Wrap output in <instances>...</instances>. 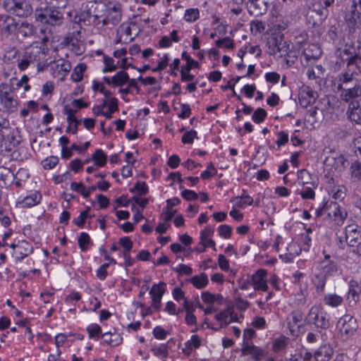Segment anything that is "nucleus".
<instances>
[{"instance_id": "42", "label": "nucleus", "mask_w": 361, "mask_h": 361, "mask_svg": "<svg viewBox=\"0 0 361 361\" xmlns=\"http://www.w3.org/2000/svg\"><path fill=\"white\" fill-rule=\"evenodd\" d=\"M78 246L81 252H87L89 249L88 246L92 244V240L90 235L86 232H82L78 238Z\"/></svg>"}, {"instance_id": "16", "label": "nucleus", "mask_w": 361, "mask_h": 361, "mask_svg": "<svg viewBox=\"0 0 361 361\" xmlns=\"http://www.w3.org/2000/svg\"><path fill=\"white\" fill-rule=\"evenodd\" d=\"M357 75H358V73L355 71L353 66L345 65L344 69L339 73L336 78V80L338 82V91L347 87L350 83L353 82L354 80L355 81L356 79L355 77Z\"/></svg>"}, {"instance_id": "54", "label": "nucleus", "mask_w": 361, "mask_h": 361, "mask_svg": "<svg viewBox=\"0 0 361 361\" xmlns=\"http://www.w3.org/2000/svg\"><path fill=\"white\" fill-rule=\"evenodd\" d=\"M184 345L185 347H188V348L196 350L200 348L202 345V342L198 335L193 334L191 336L190 339L187 341Z\"/></svg>"}, {"instance_id": "30", "label": "nucleus", "mask_w": 361, "mask_h": 361, "mask_svg": "<svg viewBox=\"0 0 361 361\" xmlns=\"http://www.w3.org/2000/svg\"><path fill=\"white\" fill-rule=\"evenodd\" d=\"M328 279V277H326L319 271L314 274L312 279V283L315 288L316 293L318 295H322L324 293L325 286Z\"/></svg>"}, {"instance_id": "57", "label": "nucleus", "mask_w": 361, "mask_h": 361, "mask_svg": "<svg viewBox=\"0 0 361 361\" xmlns=\"http://www.w3.org/2000/svg\"><path fill=\"white\" fill-rule=\"evenodd\" d=\"M218 232L219 235L224 238V239H229L231 237L232 235V227L227 224H222L220 225L218 227Z\"/></svg>"}, {"instance_id": "33", "label": "nucleus", "mask_w": 361, "mask_h": 361, "mask_svg": "<svg viewBox=\"0 0 361 361\" xmlns=\"http://www.w3.org/2000/svg\"><path fill=\"white\" fill-rule=\"evenodd\" d=\"M323 302L331 307H337L343 302V298L336 293H327L324 295Z\"/></svg>"}, {"instance_id": "64", "label": "nucleus", "mask_w": 361, "mask_h": 361, "mask_svg": "<svg viewBox=\"0 0 361 361\" xmlns=\"http://www.w3.org/2000/svg\"><path fill=\"white\" fill-rule=\"evenodd\" d=\"M152 334L156 339L164 340L168 335V332L162 326H157L153 329Z\"/></svg>"}, {"instance_id": "5", "label": "nucleus", "mask_w": 361, "mask_h": 361, "mask_svg": "<svg viewBox=\"0 0 361 361\" xmlns=\"http://www.w3.org/2000/svg\"><path fill=\"white\" fill-rule=\"evenodd\" d=\"M106 8V3L102 1H88L82 4L79 15L75 18V22L85 21L90 17L99 19L103 16Z\"/></svg>"}, {"instance_id": "15", "label": "nucleus", "mask_w": 361, "mask_h": 361, "mask_svg": "<svg viewBox=\"0 0 361 361\" xmlns=\"http://www.w3.org/2000/svg\"><path fill=\"white\" fill-rule=\"evenodd\" d=\"M340 99L345 103L352 104V102H359L361 99V82L357 80L353 83V87H347L339 90Z\"/></svg>"}, {"instance_id": "59", "label": "nucleus", "mask_w": 361, "mask_h": 361, "mask_svg": "<svg viewBox=\"0 0 361 361\" xmlns=\"http://www.w3.org/2000/svg\"><path fill=\"white\" fill-rule=\"evenodd\" d=\"M93 216H87L86 212H80L79 216L73 219V223L80 228H83L88 218H92Z\"/></svg>"}, {"instance_id": "31", "label": "nucleus", "mask_w": 361, "mask_h": 361, "mask_svg": "<svg viewBox=\"0 0 361 361\" xmlns=\"http://www.w3.org/2000/svg\"><path fill=\"white\" fill-rule=\"evenodd\" d=\"M192 286L197 289L205 288L209 283L208 276L205 272H202L199 275H195L190 279H186Z\"/></svg>"}, {"instance_id": "11", "label": "nucleus", "mask_w": 361, "mask_h": 361, "mask_svg": "<svg viewBox=\"0 0 361 361\" xmlns=\"http://www.w3.org/2000/svg\"><path fill=\"white\" fill-rule=\"evenodd\" d=\"M346 244L355 248L353 251L361 256V226L357 224H349L344 229Z\"/></svg>"}, {"instance_id": "17", "label": "nucleus", "mask_w": 361, "mask_h": 361, "mask_svg": "<svg viewBox=\"0 0 361 361\" xmlns=\"http://www.w3.org/2000/svg\"><path fill=\"white\" fill-rule=\"evenodd\" d=\"M240 351L242 356L250 355L255 361H262L267 355L264 349L248 341L243 342Z\"/></svg>"}, {"instance_id": "29", "label": "nucleus", "mask_w": 361, "mask_h": 361, "mask_svg": "<svg viewBox=\"0 0 361 361\" xmlns=\"http://www.w3.org/2000/svg\"><path fill=\"white\" fill-rule=\"evenodd\" d=\"M86 331L88 334L90 339L98 341L99 338H105L110 334V331L102 334V327L96 323H92L86 327Z\"/></svg>"}, {"instance_id": "56", "label": "nucleus", "mask_w": 361, "mask_h": 361, "mask_svg": "<svg viewBox=\"0 0 361 361\" xmlns=\"http://www.w3.org/2000/svg\"><path fill=\"white\" fill-rule=\"evenodd\" d=\"M303 200H314L315 198V192L311 187H304L302 190H298L296 191Z\"/></svg>"}, {"instance_id": "34", "label": "nucleus", "mask_w": 361, "mask_h": 361, "mask_svg": "<svg viewBox=\"0 0 361 361\" xmlns=\"http://www.w3.org/2000/svg\"><path fill=\"white\" fill-rule=\"evenodd\" d=\"M166 290V283L160 281L159 283H154L149 290L151 298H162Z\"/></svg>"}, {"instance_id": "41", "label": "nucleus", "mask_w": 361, "mask_h": 361, "mask_svg": "<svg viewBox=\"0 0 361 361\" xmlns=\"http://www.w3.org/2000/svg\"><path fill=\"white\" fill-rule=\"evenodd\" d=\"M17 30L23 37L32 36L35 33L34 25L27 21L22 22Z\"/></svg>"}, {"instance_id": "6", "label": "nucleus", "mask_w": 361, "mask_h": 361, "mask_svg": "<svg viewBox=\"0 0 361 361\" xmlns=\"http://www.w3.org/2000/svg\"><path fill=\"white\" fill-rule=\"evenodd\" d=\"M3 8L7 13L19 18H27L33 13L28 0H4Z\"/></svg>"}, {"instance_id": "36", "label": "nucleus", "mask_w": 361, "mask_h": 361, "mask_svg": "<svg viewBox=\"0 0 361 361\" xmlns=\"http://www.w3.org/2000/svg\"><path fill=\"white\" fill-rule=\"evenodd\" d=\"M312 13H314L318 16V21L322 23L329 16V11L325 7L322 6V4L317 2L312 4V7L310 8Z\"/></svg>"}, {"instance_id": "23", "label": "nucleus", "mask_w": 361, "mask_h": 361, "mask_svg": "<svg viewBox=\"0 0 361 361\" xmlns=\"http://www.w3.org/2000/svg\"><path fill=\"white\" fill-rule=\"evenodd\" d=\"M34 252L32 244L25 240H18L17 248L15 249V262H21Z\"/></svg>"}, {"instance_id": "45", "label": "nucleus", "mask_w": 361, "mask_h": 361, "mask_svg": "<svg viewBox=\"0 0 361 361\" xmlns=\"http://www.w3.org/2000/svg\"><path fill=\"white\" fill-rule=\"evenodd\" d=\"M200 18L198 8H190L185 11L183 19L188 23H193Z\"/></svg>"}, {"instance_id": "12", "label": "nucleus", "mask_w": 361, "mask_h": 361, "mask_svg": "<svg viewBox=\"0 0 361 361\" xmlns=\"http://www.w3.org/2000/svg\"><path fill=\"white\" fill-rule=\"evenodd\" d=\"M118 243L122 247V250H119L118 255L124 259V263H119L118 265L124 266L128 271L127 268L132 267L135 262V259L130 257L133 242L129 236H124L118 239Z\"/></svg>"}, {"instance_id": "53", "label": "nucleus", "mask_w": 361, "mask_h": 361, "mask_svg": "<svg viewBox=\"0 0 361 361\" xmlns=\"http://www.w3.org/2000/svg\"><path fill=\"white\" fill-rule=\"evenodd\" d=\"M197 138V132L194 129H191L183 135L181 142L184 145H190L193 143L195 139Z\"/></svg>"}, {"instance_id": "61", "label": "nucleus", "mask_w": 361, "mask_h": 361, "mask_svg": "<svg viewBox=\"0 0 361 361\" xmlns=\"http://www.w3.org/2000/svg\"><path fill=\"white\" fill-rule=\"evenodd\" d=\"M7 55H5V57L8 58V61L17 60L18 63L20 61V51L15 47L9 48L6 51Z\"/></svg>"}, {"instance_id": "58", "label": "nucleus", "mask_w": 361, "mask_h": 361, "mask_svg": "<svg viewBox=\"0 0 361 361\" xmlns=\"http://www.w3.org/2000/svg\"><path fill=\"white\" fill-rule=\"evenodd\" d=\"M345 190L346 189L343 186L331 189L332 199L334 200H343L346 196Z\"/></svg>"}, {"instance_id": "40", "label": "nucleus", "mask_w": 361, "mask_h": 361, "mask_svg": "<svg viewBox=\"0 0 361 361\" xmlns=\"http://www.w3.org/2000/svg\"><path fill=\"white\" fill-rule=\"evenodd\" d=\"M87 69L85 63H78L74 68L71 75V79L75 82H80L83 78L84 72Z\"/></svg>"}, {"instance_id": "46", "label": "nucleus", "mask_w": 361, "mask_h": 361, "mask_svg": "<svg viewBox=\"0 0 361 361\" xmlns=\"http://www.w3.org/2000/svg\"><path fill=\"white\" fill-rule=\"evenodd\" d=\"M12 157L18 161H23L28 159L31 154L28 152V149L25 147H19L17 150H14Z\"/></svg>"}, {"instance_id": "47", "label": "nucleus", "mask_w": 361, "mask_h": 361, "mask_svg": "<svg viewBox=\"0 0 361 361\" xmlns=\"http://www.w3.org/2000/svg\"><path fill=\"white\" fill-rule=\"evenodd\" d=\"M151 351L154 355L157 357L162 356L166 359L169 355L168 343H161L158 346H154L151 348Z\"/></svg>"}, {"instance_id": "63", "label": "nucleus", "mask_w": 361, "mask_h": 361, "mask_svg": "<svg viewBox=\"0 0 361 361\" xmlns=\"http://www.w3.org/2000/svg\"><path fill=\"white\" fill-rule=\"evenodd\" d=\"M350 146L355 155L361 158V136L354 138Z\"/></svg>"}, {"instance_id": "55", "label": "nucleus", "mask_w": 361, "mask_h": 361, "mask_svg": "<svg viewBox=\"0 0 361 361\" xmlns=\"http://www.w3.org/2000/svg\"><path fill=\"white\" fill-rule=\"evenodd\" d=\"M290 315L292 317V322H288V327L289 328L290 331H293V330H292L293 324L295 325L298 322H302V320L303 319V313L300 310H293L291 312Z\"/></svg>"}, {"instance_id": "18", "label": "nucleus", "mask_w": 361, "mask_h": 361, "mask_svg": "<svg viewBox=\"0 0 361 361\" xmlns=\"http://www.w3.org/2000/svg\"><path fill=\"white\" fill-rule=\"evenodd\" d=\"M104 12L106 13L108 20L112 25H116L122 18V4L117 1H109L106 4Z\"/></svg>"}, {"instance_id": "28", "label": "nucleus", "mask_w": 361, "mask_h": 361, "mask_svg": "<svg viewBox=\"0 0 361 361\" xmlns=\"http://www.w3.org/2000/svg\"><path fill=\"white\" fill-rule=\"evenodd\" d=\"M334 353V348L330 344L322 345L318 349H317L314 351V360L329 361L331 359Z\"/></svg>"}, {"instance_id": "1", "label": "nucleus", "mask_w": 361, "mask_h": 361, "mask_svg": "<svg viewBox=\"0 0 361 361\" xmlns=\"http://www.w3.org/2000/svg\"><path fill=\"white\" fill-rule=\"evenodd\" d=\"M49 49L43 42H32L25 48L22 59L18 64L20 71H25L32 63H37V72L44 71L49 65L47 61Z\"/></svg>"}, {"instance_id": "22", "label": "nucleus", "mask_w": 361, "mask_h": 361, "mask_svg": "<svg viewBox=\"0 0 361 361\" xmlns=\"http://www.w3.org/2000/svg\"><path fill=\"white\" fill-rule=\"evenodd\" d=\"M269 4L265 0H249L247 11L250 16H262L268 10Z\"/></svg>"}, {"instance_id": "8", "label": "nucleus", "mask_w": 361, "mask_h": 361, "mask_svg": "<svg viewBox=\"0 0 361 361\" xmlns=\"http://www.w3.org/2000/svg\"><path fill=\"white\" fill-rule=\"evenodd\" d=\"M22 139L17 128H12L0 137V155L11 152L21 142Z\"/></svg>"}, {"instance_id": "32", "label": "nucleus", "mask_w": 361, "mask_h": 361, "mask_svg": "<svg viewBox=\"0 0 361 361\" xmlns=\"http://www.w3.org/2000/svg\"><path fill=\"white\" fill-rule=\"evenodd\" d=\"M302 55L308 63L312 59H318L322 55V50L317 44H312L308 49L302 51Z\"/></svg>"}, {"instance_id": "43", "label": "nucleus", "mask_w": 361, "mask_h": 361, "mask_svg": "<svg viewBox=\"0 0 361 361\" xmlns=\"http://www.w3.org/2000/svg\"><path fill=\"white\" fill-rule=\"evenodd\" d=\"M233 202L235 201V207L243 209L247 206H250L253 204L254 200L250 195H240L233 198Z\"/></svg>"}, {"instance_id": "14", "label": "nucleus", "mask_w": 361, "mask_h": 361, "mask_svg": "<svg viewBox=\"0 0 361 361\" xmlns=\"http://www.w3.org/2000/svg\"><path fill=\"white\" fill-rule=\"evenodd\" d=\"M327 216L330 217L336 225L342 226L348 217L347 211L338 202L329 199V207H326Z\"/></svg>"}, {"instance_id": "50", "label": "nucleus", "mask_w": 361, "mask_h": 361, "mask_svg": "<svg viewBox=\"0 0 361 361\" xmlns=\"http://www.w3.org/2000/svg\"><path fill=\"white\" fill-rule=\"evenodd\" d=\"M59 159L57 156H49L42 161V165L45 170L54 169L59 163Z\"/></svg>"}, {"instance_id": "13", "label": "nucleus", "mask_w": 361, "mask_h": 361, "mask_svg": "<svg viewBox=\"0 0 361 361\" xmlns=\"http://www.w3.org/2000/svg\"><path fill=\"white\" fill-rule=\"evenodd\" d=\"M337 328L343 336L348 338L353 336L358 329L357 319L350 314H345L339 319Z\"/></svg>"}, {"instance_id": "48", "label": "nucleus", "mask_w": 361, "mask_h": 361, "mask_svg": "<svg viewBox=\"0 0 361 361\" xmlns=\"http://www.w3.org/2000/svg\"><path fill=\"white\" fill-rule=\"evenodd\" d=\"M109 336V339H107L105 337V338L102 341L103 343H106L111 346H118L123 342V337L119 334H117L116 332L112 333L111 331H110Z\"/></svg>"}, {"instance_id": "20", "label": "nucleus", "mask_w": 361, "mask_h": 361, "mask_svg": "<svg viewBox=\"0 0 361 361\" xmlns=\"http://www.w3.org/2000/svg\"><path fill=\"white\" fill-rule=\"evenodd\" d=\"M267 270L264 269H258L250 276L252 284L253 285L255 290H262L266 292L268 290L269 286L267 285Z\"/></svg>"}, {"instance_id": "38", "label": "nucleus", "mask_w": 361, "mask_h": 361, "mask_svg": "<svg viewBox=\"0 0 361 361\" xmlns=\"http://www.w3.org/2000/svg\"><path fill=\"white\" fill-rule=\"evenodd\" d=\"M103 62L104 63V66L102 69V72L104 73H111L116 71L118 68V64L120 63V61H117L116 63H114V59L106 54H104L103 56Z\"/></svg>"}, {"instance_id": "19", "label": "nucleus", "mask_w": 361, "mask_h": 361, "mask_svg": "<svg viewBox=\"0 0 361 361\" xmlns=\"http://www.w3.org/2000/svg\"><path fill=\"white\" fill-rule=\"evenodd\" d=\"M18 23L11 16L1 14L0 16V32L2 35L8 37L15 35L18 29Z\"/></svg>"}, {"instance_id": "10", "label": "nucleus", "mask_w": 361, "mask_h": 361, "mask_svg": "<svg viewBox=\"0 0 361 361\" xmlns=\"http://www.w3.org/2000/svg\"><path fill=\"white\" fill-rule=\"evenodd\" d=\"M265 37L266 45L269 49L267 52L269 55H275L283 50H287L290 45L289 42L283 41L284 35L280 32L267 34Z\"/></svg>"}, {"instance_id": "27", "label": "nucleus", "mask_w": 361, "mask_h": 361, "mask_svg": "<svg viewBox=\"0 0 361 361\" xmlns=\"http://www.w3.org/2000/svg\"><path fill=\"white\" fill-rule=\"evenodd\" d=\"M348 118L356 124H361V99L349 104L346 111Z\"/></svg>"}, {"instance_id": "21", "label": "nucleus", "mask_w": 361, "mask_h": 361, "mask_svg": "<svg viewBox=\"0 0 361 361\" xmlns=\"http://www.w3.org/2000/svg\"><path fill=\"white\" fill-rule=\"evenodd\" d=\"M129 77L126 71H118L112 77L104 76L102 81L113 88L121 87L127 85Z\"/></svg>"}, {"instance_id": "2", "label": "nucleus", "mask_w": 361, "mask_h": 361, "mask_svg": "<svg viewBox=\"0 0 361 361\" xmlns=\"http://www.w3.org/2000/svg\"><path fill=\"white\" fill-rule=\"evenodd\" d=\"M305 322L307 325L314 326L317 333L321 334L322 337L326 336L325 331L331 326L330 315L322 307L318 305L311 307L305 317Z\"/></svg>"}, {"instance_id": "39", "label": "nucleus", "mask_w": 361, "mask_h": 361, "mask_svg": "<svg viewBox=\"0 0 361 361\" xmlns=\"http://www.w3.org/2000/svg\"><path fill=\"white\" fill-rule=\"evenodd\" d=\"M288 343V338L281 335L274 340L272 343V350L274 353H280L284 350Z\"/></svg>"}, {"instance_id": "26", "label": "nucleus", "mask_w": 361, "mask_h": 361, "mask_svg": "<svg viewBox=\"0 0 361 361\" xmlns=\"http://www.w3.org/2000/svg\"><path fill=\"white\" fill-rule=\"evenodd\" d=\"M42 199V196L39 190H30L21 201H18V204L21 208H31L39 204Z\"/></svg>"}, {"instance_id": "62", "label": "nucleus", "mask_w": 361, "mask_h": 361, "mask_svg": "<svg viewBox=\"0 0 361 361\" xmlns=\"http://www.w3.org/2000/svg\"><path fill=\"white\" fill-rule=\"evenodd\" d=\"M350 171L352 177L361 180V162L356 161L353 163Z\"/></svg>"}, {"instance_id": "52", "label": "nucleus", "mask_w": 361, "mask_h": 361, "mask_svg": "<svg viewBox=\"0 0 361 361\" xmlns=\"http://www.w3.org/2000/svg\"><path fill=\"white\" fill-rule=\"evenodd\" d=\"M275 134L277 137L276 144L278 149H280L281 147L286 145L288 142V133L284 130H281L276 132Z\"/></svg>"}, {"instance_id": "51", "label": "nucleus", "mask_w": 361, "mask_h": 361, "mask_svg": "<svg viewBox=\"0 0 361 361\" xmlns=\"http://www.w3.org/2000/svg\"><path fill=\"white\" fill-rule=\"evenodd\" d=\"M267 116V112L261 107L257 108L252 114V120L255 123H262Z\"/></svg>"}, {"instance_id": "37", "label": "nucleus", "mask_w": 361, "mask_h": 361, "mask_svg": "<svg viewBox=\"0 0 361 361\" xmlns=\"http://www.w3.org/2000/svg\"><path fill=\"white\" fill-rule=\"evenodd\" d=\"M181 59L186 61V63L180 67V69L192 70V68H200V64L198 61L193 59L185 51L181 54Z\"/></svg>"}, {"instance_id": "25", "label": "nucleus", "mask_w": 361, "mask_h": 361, "mask_svg": "<svg viewBox=\"0 0 361 361\" xmlns=\"http://www.w3.org/2000/svg\"><path fill=\"white\" fill-rule=\"evenodd\" d=\"M317 269L328 278L338 276L342 272V269L338 261L319 264Z\"/></svg>"}, {"instance_id": "35", "label": "nucleus", "mask_w": 361, "mask_h": 361, "mask_svg": "<svg viewBox=\"0 0 361 361\" xmlns=\"http://www.w3.org/2000/svg\"><path fill=\"white\" fill-rule=\"evenodd\" d=\"M92 159L97 167H104L107 163V155L102 149H97L92 154Z\"/></svg>"}, {"instance_id": "49", "label": "nucleus", "mask_w": 361, "mask_h": 361, "mask_svg": "<svg viewBox=\"0 0 361 361\" xmlns=\"http://www.w3.org/2000/svg\"><path fill=\"white\" fill-rule=\"evenodd\" d=\"M312 244V238L308 234L301 233L299 238L300 251H309Z\"/></svg>"}, {"instance_id": "7", "label": "nucleus", "mask_w": 361, "mask_h": 361, "mask_svg": "<svg viewBox=\"0 0 361 361\" xmlns=\"http://www.w3.org/2000/svg\"><path fill=\"white\" fill-rule=\"evenodd\" d=\"M344 19L349 33H354L361 28V0L352 1Z\"/></svg>"}, {"instance_id": "24", "label": "nucleus", "mask_w": 361, "mask_h": 361, "mask_svg": "<svg viewBox=\"0 0 361 361\" xmlns=\"http://www.w3.org/2000/svg\"><path fill=\"white\" fill-rule=\"evenodd\" d=\"M361 287L357 281L351 279L348 283V290L346 295V301L350 307L356 305L360 299Z\"/></svg>"}, {"instance_id": "3", "label": "nucleus", "mask_w": 361, "mask_h": 361, "mask_svg": "<svg viewBox=\"0 0 361 361\" xmlns=\"http://www.w3.org/2000/svg\"><path fill=\"white\" fill-rule=\"evenodd\" d=\"M336 54V67L341 68L345 65L352 66L359 54H361V36L350 43H346L343 47L338 48Z\"/></svg>"}, {"instance_id": "4", "label": "nucleus", "mask_w": 361, "mask_h": 361, "mask_svg": "<svg viewBox=\"0 0 361 361\" xmlns=\"http://www.w3.org/2000/svg\"><path fill=\"white\" fill-rule=\"evenodd\" d=\"M35 20L44 24L59 25L62 23L63 14L55 6H39L35 10Z\"/></svg>"}, {"instance_id": "60", "label": "nucleus", "mask_w": 361, "mask_h": 361, "mask_svg": "<svg viewBox=\"0 0 361 361\" xmlns=\"http://www.w3.org/2000/svg\"><path fill=\"white\" fill-rule=\"evenodd\" d=\"M83 167L84 163H82V161L79 158L73 159L68 164V168L75 173L82 170Z\"/></svg>"}, {"instance_id": "44", "label": "nucleus", "mask_w": 361, "mask_h": 361, "mask_svg": "<svg viewBox=\"0 0 361 361\" xmlns=\"http://www.w3.org/2000/svg\"><path fill=\"white\" fill-rule=\"evenodd\" d=\"M283 52H286L285 54V61L288 67H292L295 62L297 61L299 50L293 49L288 47V49L282 51Z\"/></svg>"}, {"instance_id": "9", "label": "nucleus", "mask_w": 361, "mask_h": 361, "mask_svg": "<svg viewBox=\"0 0 361 361\" xmlns=\"http://www.w3.org/2000/svg\"><path fill=\"white\" fill-rule=\"evenodd\" d=\"M8 83L0 84V102L8 113H13L17 111L18 100L14 98L13 90Z\"/></svg>"}]
</instances>
